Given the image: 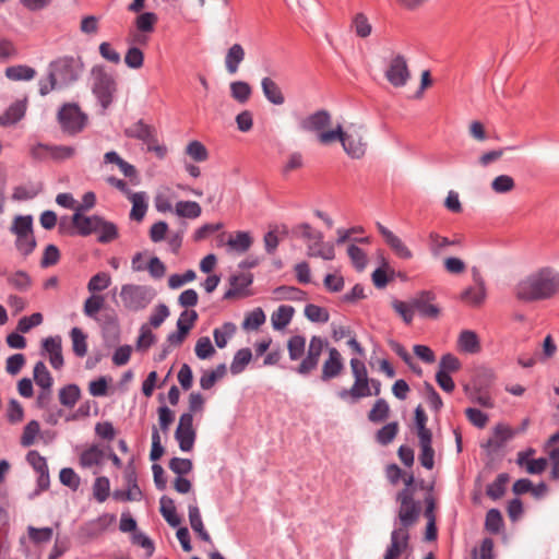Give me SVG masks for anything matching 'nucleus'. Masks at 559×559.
<instances>
[{
	"label": "nucleus",
	"instance_id": "f257e3e1",
	"mask_svg": "<svg viewBox=\"0 0 559 559\" xmlns=\"http://www.w3.org/2000/svg\"><path fill=\"white\" fill-rule=\"evenodd\" d=\"M514 292L525 302L550 299L559 294V272L550 266L540 267L519 281Z\"/></svg>",
	"mask_w": 559,
	"mask_h": 559
},
{
	"label": "nucleus",
	"instance_id": "f03ea898",
	"mask_svg": "<svg viewBox=\"0 0 559 559\" xmlns=\"http://www.w3.org/2000/svg\"><path fill=\"white\" fill-rule=\"evenodd\" d=\"M84 71L81 56H61L49 62L47 75L38 81L40 96L55 90H61L75 83Z\"/></svg>",
	"mask_w": 559,
	"mask_h": 559
},
{
	"label": "nucleus",
	"instance_id": "7ed1b4c3",
	"mask_svg": "<svg viewBox=\"0 0 559 559\" xmlns=\"http://www.w3.org/2000/svg\"><path fill=\"white\" fill-rule=\"evenodd\" d=\"M92 92L102 107V114L105 115L115 100L117 92L116 79L103 66L92 68Z\"/></svg>",
	"mask_w": 559,
	"mask_h": 559
},
{
	"label": "nucleus",
	"instance_id": "20e7f679",
	"mask_svg": "<svg viewBox=\"0 0 559 559\" xmlns=\"http://www.w3.org/2000/svg\"><path fill=\"white\" fill-rule=\"evenodd\" d=\"M57 120L64 133L76 135L87 126L88 117L76 103H66L59 108Z\"/></svg>",
	"mask_w": 559,
	"mask_h": 559
},
{
	"label": "nucleus",
	"instance_id": "39448f33",
	"mask_svg": "<svg viewBox=\"0 0 559 559\" xmlns=\"http://www.w3.org/2000/svg\"><path fill=\"white\" fill-rule=\"evenodd\" d=\"M337 142L342 144L344 152L353 159L362 158L367 152L368 143L361 126L350 124L345 130L342 127Z\"/></svg>",
	"mask_w": 559,
	"mask_h": 559
},
{
	"label": "nucleus",
	"instance_id": "423d86ee",
	"mask_svg": "<svg viewBox=\"0 0 559 559\" xmlns=\"http://www.w3.org/2000/svg\"><path fill=\"white\" fill-rule=\"evenodd\" d=\"M154 297L153 288L145 285L126 284L120 290L122 304L130 311L143 310Z\"/></svg>",
	"mask_w": 559,
	"mask_h": 559
},
{
	"label": "nucleus",
	"instance_id": "0eeeda50",
	"mask_svg": "<svg viewBox=\"0 0 559 559\" xmlns=\"http://www.w3.org/2000/svg\"><path fill=\"white\" fill-rule=\"evenodd\" d=\"M413 496V490L407 488H404L396 496V500L400 502V509L397 513V527H404L407 531L417 522L420 514V508L414 501Z\"/></svg>",
	"mask_w": 559,
	"mask_h": 559
},
{
	"label": "nucleus",
	"instance_id": "6e6552de",
	"mask_svg": "<svg viewBox=\"0 0 559 559\" xmlns=\"http://www.w3.org/2000/svg\"><path fill=\"white\" fill-rule=\"evenodd\" d=\"M472 280L474 285L466 287L460 295V300L471 307H480L487 297V288L477 267H472Z\"/></svg>",
	"mask_w": 559,
	"mask_h": 559
},
{
	"label": "nucleus",
	"instance_id": "1a4fd4ad",
	"mask_svg": "<svg viewBox=\"0 0 559 559\" xmlns=\"http://www.w3.org/2000/svg\"><path fill=\"white\" fill-rule=\"evenodd\" d=\"M409 70L406 59L402 55L394 56L385 71L386 80L395 87L406 85L409 79Z\"/></svg>",
	"mask_w": 559,
	"mask_h": 559
},
{
	"label": "nucleus",
	"instance_id": "9d476101",
	"mask_svg": "<svg viewBox=\"0 0 559 559\" xmlns=\"http://www.w3.org/2000/svg\"><path fill=\"white\" fill-rule=\"evenodd\" d=\"M377 229L383 237L385 243L394 252V254L403 260H409L413 258L412 250L405 245V242L393 231L386 228L381 223H377Z\"/></svg>",
	"mask_w": 559,
	"mask_h": 559
},
{
	"label": "nucleus",
	"instance_id": "9b49d317",
	"mask_svg": "<svg viewBox=\"0 0 559 559\" xmlns=\"http://www.w3.org/2000/svg\"><path fill=\"white\" fill-rule=\"evenodd\" d=\"M253 283V275L240 273L229 277L230 288L224 294V299H234L251 295L249 287Z\"/></svg>",
	"mask_w": 559,
	"mask_h": 559
},
{
	"label": "nucleus",
	"instance_id": "f8f14e48",
	"mask_svg": "<svg viewBox=\"0 0 559 559\" xmlns=\"http://www.w3.org/2000/svg\"><path fill=\"white\" fill-rule=\"evenodd\" d=\"M332 123V118L328 111H317V142L325 146H330L334 143H337V138L340 135V130L342 128L341 123H337V130H335V132H328L322 130L323 127H326L328 124Z\"/></svg>",
	"mask_w": 559,
	"mask_h": 559
},
{
	"label": "nucleus",
	"instance_id": "ddd939ff",
	"mask_svg": "<svg viewBox=\"0 0 559 559\" xmlns=\"http://www.w3.org/2000/svg\"><path fill=\"white\" fill-rule=\"evenodd\" d=\"M409 533L404 527H394L391 533L390 546L383 559H397L408 547Z\"/></svg>",
	"mask_w": 559,
	"mask_h": 559
},
{
	"label": "nucleus",
	"instance_id": "4468645a",
	"mask_svg": "<svg viewBox=\"0 0 559 559\" xmlns=\"http://www.w3.org/2000/svg\"><path fill=\"white\" fill-rule=\"evenodd\" d=\"M354 384L349 389H343L338 392V396L342 400H350V402H357L362 397L372 395L370 389V379L368 376L355 377Z\"/></svg>",
	"mask_w": 559,
	"mask_h": 559
},
{
	"label": "nucleus",
	"instance_id": "2eb2a0df",
	"mask_svg": "<svg viewBox=\"0 0 559 559\" xmlns=\"http://www.w3.org/2000/svg\"><path fill=\"white\" fill-rule=\"evenodd\" d=\"M27 96H24L23 99H19L12 103L5 111L0 115V126L1 127H10L19 121H21L26 114L27 110Z\"/></svg>",
	"mask_w": 559,
	"mask_h": 559
},
{
	"label": "nucleus",
	"instance_id": "dca6fc26",
	"mask_svg": "<svg viewBox=\"0 0 559 559\" xmlns=\"http://www.w3.org/2000/svg\"><path fill=\"white\" fill-rule=\"evenodd\" d=\"M115 519L112 514H102L97 519L83 524L80 527V534L88 539L94 538L104 533Z\"/></svg>",
	"mask_w": 559,
	"mask_h": 559
},
{
	"label": "nucleus",
	"instance_id": "f3484780",
	"mask_svg": "<svg viewBox=\"0 0 559 559\" xmlns=\"http://www.w3.org/2000/svg\"><path fill=\"white\" fill-rule=\"evenodd\" d=\"M436 298L435 294L429 290H423L412 300L413 307L426 318H437L439 308L431 304Z\"/></svg>",
	"mask_w": 559,
	"mask_h": 559
},
{
	"label": "nucleus",
	"instance_id": "a211bd4d",
	"mask_svg": "<svg viewBox=\"0 0 559 559\" xmlns=\"http://www.w3.org/2000/svg\"><path fill=\"white\" fill-rule=\"evenodd\" d=\"M98 215L85 216L80 212H75L72 216V225L75 228V234L82 237L90 236L97 233V225L100 222Z\"/></svg>",
	"mask_w": 559,
	"mask_h": 559
},
{
	"label": "nucleus",
	"instance_id": "6ab92c4d",
	"mask_svg": "<svg viewBox=\"0 0 559 559\" xmlns=\"http://www.w3.org/2000/svg\"><path fill=\"white\" fill-rule=\"evenodd\" d=\"M544 452L551 465L550 478L559 480V430L548 438L544 445Z\"/></svg>",
	"mask_w": 559,
	"mask_h": 559
},
{
	"label": "nucleus",
	"instance_id": "aec40b11",
	"mask_svg": "<svg viewBox=\"0 0 559 559\" xmlns=\"http://www.w3.org/2000/svg\"><path fill=\"white\" fill-rule=\"evenodd\" d=\"M124 134L130 139H136L142 141L144 144L154 142L155 136L157 135L156 129L143 120H139L132 126L128 127L124 130Z\"/></svg>",
	"mask_w": 559,
	"mask_h": 559
},
{
	"label": "nucleus",
	"instance_id": "412c9836",
	"mask_svg": "<svg viewBox=\"0 0 559 559\" xmlns=\"http://www.w3.org/2000/svg\"><path fill=\"white\" fill-rule=\"evenodd\" d=\"M343 361L340 352L336 348H330L329 358L322 366L321 379L326 381L337 377L343 370Z\"/></svg>",
	"mask_w": 559,
	"mask_h": 559
},
{
	"label": "nucleus",
	"instance_id": "4be33fe9",
	"mask_svg": "<svg viewBox=\"0 0 559 559\" xmlns=\"http://www.w3.org/2000/svg\"><path fill=\"white\" fill-rule=\"evenodd\" d=\"M261 87L264 97L273 105H283L285 103V96L278 86V84L271 78H263L261 81Z\"/></svg>",
	"mask_w": 559,
	"mask_h": 559
},
{
	"label": "nucleus",
	"instance_id": "5701e85b",
	"mask_svg": "<svg viewBox=\"0 0 559 559\" xmlns=\"http://www.w3.org/2000/svg\"><path fill=\"white\" fill-rule=\"evenodd\" d=\"M245 49L240 44H234L225 56V68L229 74L237 73L240 63L245 60Z\"/></svg>",
	"mask_w": 559,
	"mask_h": 559
},
{
	"label": "nucleus",
	"instance_id": "b1692460",
	"mask_svg": "<svg viewBox=\"0 0 559 559\" xmlns=\"http://www.w3.org/2000/svg\"><path fill=\"white\" fill-rule=\"evenodd\" d=\"M295 310L292 306L282 305L271 316L274 330L285 329L292 321Z\"/></svg>",
	"mask_w": 559,
	"mask_h": 559
},
{
	"label": "nucleus",
	"instance_id": "393cba45",
	"mask_svg": "<svg viewBox=\"0 0 559 559\" xmlns=\"http://www.w3.org/2000/svg\"><path fill=\"white\" fill-rule=\"evenodd\" d=\"M457 345L460 350L468 354H475L480 349L477 334L469 330L461 332L457 340Z\"/></svg>",
	"mask_w": 559,
	"mask_h": 559
},
{
	"label": "nucleus",
	"instance_id": "a878e982",
	"mask_svg": "<svg viewBox=\"0 0 559 559\" xmlns=\"http://www.w3.org/2000/svg\"><path fill=\"white\" fill-rule=\"evenodd\" d=\"M5 76L11 81H31L36 76V70L26 64H17L5 69Z\"/></svg>",
	"mask_w": 559,
	"mask_h": 559
},
{
	"label": "nucleus",
	"instance_id": "bb28decb",
	"mask_svg": "<svg viewBox=\"0 0 559 559\" xmlns=\"http://www.w3.org/2000/svg\"><path fill=\"white\" fill-rule=\"evenodd\" d=\"M226 245L233 251L245 253L252 245V237L248 231H237L235 236L228 238Z\"/></svg>",
	"mask_w": 559,
	"mask_h": 559
},
{
	"label": "nucleus",
	"instance_id": "cd10ccee",
	"mask_svg": "<svg viewBox=\"0 0 559 559\" xmlns=\"http://www.w3.org/2000/svg\"><path fill=\"white\" fill-rule=\"evenodd\" d=\"M97 240L100 243H109L116 240L119 236L117 225L112 222L106 221L103 217H100V222L97 225Z\"/></svg>",
	"mask_w": 559,
	"mask_h": 559
},
{
	"label": "nucleus",
	"instance_id": "c85d7f7f",
	"mask_svg": "<svg viewBox=\"0 0 559 559\" xmlns=\"http://www.w3.org/2000/svg\"><path fill=\"white\" fill-rule=\"evenodd\" d=\"M81 397V390L79 385L71 383L62 386L59 390V401L61 405L72 408Z\"/></svg>",
	"mask_w": 559,
	"mask_h": 559
},
{
	"label": "nucleus",
	"instance_id": "c756f323",
	"mask_svg": "<svg viewBox=\"0 0 559 559\" xmlns=\"http://www.w3.org/2000/svg\"><path fill=\"white\" fill-rule=\"evenodd\" d=\"M237 326L233 322H225L222 326L214 329L213 337L218 348L226 347L228 341L235 335Z\"/></svg>",
	"mask_w": 559,
	"mask_h": 559
},
{
	"label": "nucleus",
	"instance_id": "7c9ffc66",
	"mask_svg": "<svg viewBox=\"0 0 559 559\" xmlns=\"http://www.w3.org/2000/svg\"><path fill=\"white\" fill-rule=\"evenodd\" d=\"M230 96L237 103L243 105L248 103L252 95V88L249 83L245 81H234L229 84Z\"/></svg>",
	"mask_w": 559,
	"mask_h": 559
},
{
	"label": "nucleus",
	"instance_id": "2f4dec72",
	"mask_svg": "<svg viewBox=\"0 0 559 559\" xmlns=\"http://www.w3.org/2000/svg\"><path fill=\"white\" fill-rule=\"evenodd\" d=\"M347 255L356 271L362 272L366 269L368 264V255L365 250L358 247L356 243L348 245Z\"/></svg>",
	"mask_w": 559,
	"mask_h": 559
},
{
	"label": "nucleus",
	"instance_id": "473e14b6",
	"mask_svg": "<svg viewBox=\"0 0 559 559\" xmlns=\"http://www.w3.org/2000/svg\"><path fill=\"white\" fill-rule=\"evenodd\" d=\"M7 283L13 289L27 292L32 286V278L25 271H15L7 274Z\"/></svg>",
	"mask_w": 559,
	"mask_h": 559
},
{
	"label": "nucleus",
	"instance_id": "72a5a7b5",
	"mask_svg": "<svg viewBox=\"0 0 559 559\" xmlns=\"http://www.w3.org/2000/svg\"><path fill=\"white\" fill-rule=\"evenodd\" d=\"M129 199L132 202L130 218L141 222L147 211V203L145 202V194L143 192L131 193Z\"/></svg>",
	"mask_w": 559,
	"mask_h": 559
},
{
	"label": "nucleus",
	"instance_id": "f704fd0d",
	"mask_svg": "<svg viewBox=\"0 0 559 559\" xmlns=\"http://www.w3.org/2000/svg\"><path fill=\"white\" fill-rule=\"evenodd\" d=\"M175 213L179 217L195 219L201 215L202 209L195 201H178L175 206Z\"/></svg>",
	"mask_w": 559,
	"mask_h": 559
},
{
	"label": "nucleus",
	"instance_id": "c9c22d12",
	"mask_svg": "<svg viewBox=\"0 0 559 559\" xmlns=\"http://www.w3.org/2000/svg\"><path fill=\"white\" fill-rule=\"evenodd\" d=\"M419 461L427 468L432 469L435 466V450L432 449V438L419 439Z\"/></svg>",
	"mask_w": 559,
	"mask_h": 559
},
{
	"label": "nucleus",
	"instance_id": "e433bc0d",
	"mask_svg": "<svg viewBox=\"0 0 559 559\" xmlns=\"http://www.w3.org/2000/svg\"><path fill=\"white\" fill-rule=\"evenodd\" d=\"M197 432L194 429H183L177 427L175 432V439L179 444V449L183 452H190L193 449Z\"/></svg>",
	"mask_w": 559,
	"mask_h": 559
},
{
	"label": "nucleus",
	"instance_id": "4c0bfd02",
	"mask_svg": "<svg viewBox=\"0 0 559 559\" xmlns=\"http://www.w3.org/2000/svg\"><path fill=\"white\" fill-rule=\"evenodd\" d=\"M72 349L75 356L82 358L87 354L86 334L80 328H73L70 332Z\"/></svg>",
	"mask_w": 559,
	"mask_h": 559
},
{
	"label": "nucleus",
	"instance_id": "58836bf2",
	"mask_svg": "<svg viewBox=\"0 0 559 559\" xmlns=\"http://www.w3.org/2000/svg\"><path fill=\"white\" fill-rule=\"evenodd\" d=\"M34 381L40 389H51L53 379L43 361H37L34 366Z\"/></svg>",
	"mask_w": 559,
	"mask_h": 559
},
{
	"label": "nucleus",
	"instance_id": "ea45409f",
	"mask_svg": "<svg viewBox=\"0 0 559 559\" xmlns=\"http://www.w3.org/2000/svg\"><path fill=\"white\" fill-rule=\"evenodd\" d=\"M252 353L250 348H241L236 352L233 361L230 364V372L238 374L245 370L247 365L251 361Z\"/></svg>",
	"mask_w": 559,
	"mask_h": 559
},
{
	"label": "nucleus",
	"instance_id": "a19ab883",
	"mask_svg": "<svg viewBox=\"0 0 559 559\" xmlns=\"http://www.w3.org/2000/svg\"><path fill=\"white\" fill-rule=\"evenodd\" d=\"M399 432V423L392 421L384 425L381 429L378 430L376 435V440L381 445H388L391 443Z\"/></svg>",
	"mask_w": 559,
	"mask_h": 559
},
{
	"label": "nucleus",
	"instance_id": "79ce46f5",
	"mask_svg": "<svg viewBox=\"0 0 559 559\" xmlns=\"http://www.w3.org/2000/svg\"><path fill=\"white\" fill-rule=\"evenodd\" d=\"M514 432L512 429L506 425H497L493 431V438L489 440V445L493 448L502 447L507 441L512 439Z\"/></svg>",
	"mask_w": 559,
	"mask_h": 559
},
{
	"label": "nucleus",
	"instance_id": "37998d69",
	"mask_svg": "<svg viewBox=\"0 0 559 559\" xmlns=\"http://www.w3.org/2000/svg\"><path fill=\"white\" fill-rule=\"evenodd\" d=\"M15 236L33 234V218L31 215H19L14 218L10 228Z\"/></svg>",
	"mask_w": 559,
	"mask_h": 559
},
{
	"label": "nucleus",
	"instance_id": "c03bdc74",
	"mask_svg": "<svg viewBox=\"0 0 559 559\" xmlns=\"http://www.w3.org/2000/svg\"><path fill=\"white\" fill-rule=\"evenodd\" d=\"M427 421L428 418L424 408L418 405L415 409V426L418 439L432 438L430 429L427 428Z\"/></svg>",
	"mask_w": 559,
	"mask_h": 559
},
{
	"label": "nucleus",
	"instance_id": "a18cd8bd",
	"mask_svg": "<svg viewBox=\"0 0 559 559\" xmlns=\"http://www.w3.org/2000/svg\"><path fill=\"white\" fill-rule=\"evenodd\" d=\"M111 283V278L109 274L105 272H99L91 277V280L87 283V289L93 295L98 292H103L109 287Z\"/></svg>",
	"mask_w": 559,
	"mask_h": 559
},
{
	"label": "nucleus",
	"instance_id": "49530a36",
	"mask_svg": "<svg viewBox=\"0 0 559 559\" xmlns=\"http://www.w3.org/2000/svg\"><path fill=\"white\" fill-rule=\"evenodd\" d=\"M39 431L40 425L37 420L33 419L28 421L23 429V433L21 437V445L24 448L33 445Z\"/></svg>",
	"mask_w": 559,
	"mask_h": 559
},
{
	"label": "nucleus",
	"instance_id": "de8ad7c7",
	"mask_svg": "<svg viewBox=\"0 0 559 559\" xmlns=\"http://www.w3.org/2000/svg\"><path fill=\"white\" fill-rule=\"evenodd\" d=\"M103 457L104 452L98 447L92 445L91 448L83 451L80 460L83 466L91 467L100 464Z\"/></svg>",
	"mask_w": 559,
	"mask_h": 559
},
{
	"label": "nucleus",
	"instance_id": "09e8293b",
	"mask_svg": "<svg viewBox=\"0 0 559 559\" xmlns=\"http://www.w3.org/2000/svg\"><path fill=\"white\" fill-rule=\"evenodd\" d=\"M503 526V519L498 509H490L486 514L485 528L491 534H498Z\"/></svg>",
	"mask_w": 559,
	"mask_h": 559
},
{
	"label": "nucleus",
	"instance_id": "8fccbe9b",
	"mask_svg": "<svg viewBox=\"0 0 559 559\" xmlns=\"http://www.w3.org/2000/svg\"><path fill=\"white\" fill-rule=\"evenodd\" d=\"M158 17L153 12H144L135 19L136 29L141 33H152Z\"/></svg>",
	"mask_w": 559,
	"mask_h": 559
},
{
	"label": "nucleus",
	"instance_id": "3c124183",
	"mask_svg": "<svg viewBox=\"0 0 559 559\" xmlns=\"http://www.w3.org/2000/svg\"><path fill=\"white\" fill-rule=\"evenodd\" d=\"M507 481L508 475L499 474L496 480L487 486V496L492 500L500 499L504 495Z\"/></svg>",
	"mask_w": 559,
	"mask_h": 559
},
{
	"label": "nucleus",
	"instance_id": "603ef678",
	"mask_svg": "<svg viewBox=\"0 0 559 559\" xmlns=\"http://www.w3.org/2000/svg\"><path fill=\"white\" fill-rule=\"evenodd\" d=\"M390 412L389 404L385 400H378L373 407L370 409L368 414V419L372 423H380L388 418Z\"/></svg>",
	"mask_w": 559,
	"mask_h": 559
},
{
	"label": "nucleus",
	"instance_id": "864d4df0",
	"mask_svg": "<svg viewBox=\"0 0 559 559\" xmlns=\"http://www.w3.org/2000/svg\"><path fill=\"white\" fill-rule=\"evenodd\" d=\"M110 493V483L105 476L97 477L93 485V495L98 502L107 500Z\"/></svg>",
	"mask_w": 559,
	"mask_h": 559
},
{
	"label": "nucleus",
	"instance_id": "5fc2aeb1",
	"mask_svg": "<svg viewBox=\"0 0 559 559\" xmlns=\"http://www.w3.org/2000/svg\"><path fill=\"white\" fill-rule=\"evenodd\" d=\"M323 286L330 293H340L345 286V281L341 272L335 271L324 276Z\"/></svg>",
	"mask_w": 559,
	"mask_h": 559
},
{
	"label": "nucleus",
	"instance_id": "6e6d98bb",
	"mask_svg": "<svg viewBox=\"0 0 559 559\" xmlns=\"http://www.w3.org/2000/svg\"><path fill=\"white\" fill-rule=\"evenodd\" d=\"M27 533H28L29 539L34 544L48 543V542L51 540L52 535H53V531H52L51 527L37 528V527H34V526H28L27 527Z\"/></svg>",
	"mask_w": 559,
	"mask_h": 559
},
{
	"label": "nucleus",
	"instance_id": "4d7b16f0",
	"mask_svg": "<svg viewBox=\"0 0 559 559\" xmlns=\"http://www.w3.org/2000/svg\"><path fill=\"white\" fill-rule=\"evenodd\" d=\"M514 187H515L514 179L509 175L497 176L491 181V189L496 193H508V192L512 191L514 189Z\"/></svg>",
	"mask_w": 559,
	"mask_h": 559
},
{
	"label": "nucleus",
	"instance_id": "13d9d810",
	"mask_svg": "<svg viewBox=\"0 0 559 559\" xmlns=\"http://www.w3.org/2000/svg\"><path fill=\"white\" fill-rule=\"evenodd\" d=\"M16 249L24 255H29L36 248V239L33 234L16 236Z\"/></svg>",
	"mask_w": 559,
	"mask_h": 559
},
{
	"label": "nucleus",
	"instance_id": "bf43d9fd",
	"mask_svg": "<svg viewBox=\"0 0 559 559\" xmlns=\"http://www.w3.org/2000/svg\"><path fill=\"white\" fill-rule=\"evenodd\" d=\"M105 298L102 295H92L84 302V314L88 318H96V314L104 306Z\"/></svg>",
	"mask_w": 559,
	"mask_h": 559
},
{
	"label": "nucleus",
	"instance_id": "052dcab7",
	"mask_svg": "<svg viewBox=\"0 0 559 559\" xmlns=\"http://www.w3.org/2000/svg\"><path fill=\"white\" fill-rule=\"evenodd\" d=\"M277 299L284 300H304L306 294L299 288L293 286H280L274 290Z\"/></svg>",
	"mask_w": 559,
	"mask_h": 559
},
{
	"label": "nucleus",
	"instance_id": "680f3d73",
	"mask_svg": "<svg viewBox=\"0 0 559 559\" xmlns=\"http://www.w3.org/2000/svg\"><path fill=\"white\" fill-rule=\"evenodd\" d=\"M49 157L53 160H64L74 156L75 148L69 145H49Z\"/></svg>",
	"mask_w": 559,
	"mask_h": 559
},
{
	"label": "nucleus",
	"instance_id": "e2e57ef3",
	"mask_svg": "<svg viewBox=\"0 0 559 559\" xmlns=\"http://www.w3.org/2000/svg\"><path fill=\"white\" fill-rule=\"evenodd\" d=\"M306 340L300 335H294L288 341V353L292 360H297L305 353Z\"/></svg>",
	"mask_w": 559,
	"mask_h": 559
},
{
	"label": "nucleus",
	"instance_id": "0e129e2a",
	"mask_svg": "<svg viewBox=\"0 0 559 559\" xmlns=\"http://www.w3.org/2000/svg\"><path fill=\"white\" fill-rule=\"evenodd\" d=\"M186 153L195 162H204L209 157L206 147L197 140L187 145Z\"/></svg>",
	"mask_w": 559,
	"mask_h": 559
},
{
	"label": "nucleus",
	"instance_id": "69168bd1",
	"mask_svg": "<svg viewBox=\"0 0 559 559\" xmlns=\"http://www.w3.org/2000/svg\"><path fill=\"white\" fill-rule=\"evenodd\" d=\"M265 322V314L261 308H255L249 312L243 321V329L255 330Z\"/></svg>",
	"mask_w": 559,
	"mask_h": 559
},
{
	"label": "nucleus",
	"instance_id": "338daca9",
	"mask_svg": "<svg viewBox=\"0 0 559 559\" xmlns=\"http://www.w3.org/2000/svg\"><path fill=\"white\" fill-rule=\"evenodd\" d=\"M194 350L199 359H207L215 354V348L207 336H202L197 341Z\"/></svg>",
	"mask_w": 559,
	"mask_h": 559
},
{
	"label": "nucleus",
	"instance_id": "774afa93",
	"mask_svg": "<svg viewBox=\"0 0 559 559\" xmlns=\"http://www.w3.org/2000/svg\"><path fill=\"white\" fill-rule=\"evenodd\" d=\"M353 27L357 36L366 38L371 34V24L364 13H357L353 20Z\"/></svg>",
	"mask_w": 559,
	"mask_h": 559
}]
</instances>
